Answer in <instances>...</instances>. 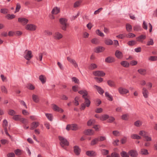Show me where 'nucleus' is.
<instances>
[{
    "mask_svg": "<svg viewBox=\"0 0 157 157\" xmlns=\"http://www.w3.org/2000/svg\"><path fill=\"white\" fill-rule=\"evenodd\" d=\"M6 155L7 157H14L15 154L13 152H10L8 153Z\"/></svg>",
    "mask_w": 157,
    "mask_h": 157,
    "instance_id": "obj_64",
    "label": "nucleus"
},
{
    "mask_svg": "<svg viewBox=\"0 0 157 157\" xmlns=\"http://www.w3.org/2000/svg\"><path fill=\"white\" fill-rule=\"evenodd\" d=\"M15 154L17 156L21 155V150L19 149H17L14 150Z\"/></svg>",
    "mask_w": 157,
    "mask_h": 157,
    "instance_id": "obj_57",
    "label": "nucleus"
},
{
    "mask_svg": "<svg viewBox=\"0 0 157 157\" xmlns=\"http://www.w3.org/2000/svg\"><path fill=\"white\" fill-rule=\"evenodd\" d=\"M6 17L8 19H12L15 17V15L14 14H8Z\"/></svg>",
    "mask_w": 157,
    "mask_h": 157,
    "instance_id": "obj_52",
    "label": "nucleus"
},
{
    "mask_svg": "<svg viewBox=\"0 0 157 157\" xmlns=\"http://www.w3.org/2000/svg\"><path fill=\"white\" fill-rule=\"evenodd\" d=\"M1 91L2 92L6 94H7V90L5 86H1Z\"/></svg>",
    "mask_w": 157,
    "mask_h": 157,
    "instance_id": "obj_54",
    "label": "nucleus"
},
{
    "mask_svg": "<svg viewBox=\"0 0 157 157\" xmlns=\"http://www.w3.org/2000/svg\"><path fill=\"white\" fill-rule=\"evenodd\" d=\"M105 96L107 98L108 100L109 101H112L113 100V98L112 96L110 95L108 92H105Z\"/></svg>",
    "mask_w": 157,
    "mask_h": 157,
    "instance_id": "obj_27",
    "label": "nucleus"
},
{
    "mask_svg": "<svg viewBox=\"0 0 157 157\" xmlns=\"http://www.w3.org/2000/svg\"><path fill=\"white\" fill-rule=\"evenodd\" d=\"M120 154L122 157H129L128 153H127L125 151H122Z\"/></svg>",
    "mask_w": 157,
    "mask_h": 157,
    "instance_id": "obj_43",
    "label": "nucleus"
},
{
    "mask_svg": "<svg viewBox=\"0 0 157 157\" xmlns=\"http://www.w3.org/2000/svg\"><path fill=\"white\" fill-rule=\"evenodd\" d=\"M106 157H120L119 154L116 152L112 153L111 155H107Z\"/></svg>",
    "mask_w": 157,
    "mask_h": 157,
    "instance_id": "obj_28",
    "label": "nucleus"
},
{
    "mask_svg": "<svg viewBox=\"0 0 157 157\" xmlns=\"http://www.w3.org/2000/svg\"><path fill=\"white\" fill-rule=\"evenodd\" d=\"M21 6L20 3H17L16 4V10L14 12L15 13L18 12L19 11L20 9H21Z\"/></svg>",
    "mask_w": 157,
    "mask_h": 157,
    "instance_id": "obj_46",
    "label": "nucleus"
},
{
    "mask_svg": "<svg viewBox=\"0 0 157 157\" xmlns=\"http://www.w3.org/2000/svg\"><path fill=\"white\" fill-rule=\"evenodd\" d=\"M138 72L141 75H144L146 74V70L145 69H140L138 70Z\"/></svg>",
    "mask_w": 157,
    "mask_h": 157,
    "instance_id": "obj_30",
    "label": "nucleus"
},
{
    "mask_svg": "<svg viewBox=\"0 0 157 157\" xmlns=\"http://www.w3.org/2000/svg\"><path fill=\"white\" fill-rule=\"evenodd\" d=\"M19 121L24 124H27L28 123V121L26 119L23 118H21Z\"/></svg>",
    "mask_w": 157,
    "mask_h": 157,
    "instance_id": "obj_50",
    "label": "nucleus"
},
{
    "mask_svg": "<svg viewBox=\"0 0 157 157\" xmlns=\"http://www.w3.org/2000/svg\"><path fill=\"white\" fill-rule=\"evenodd\" d=\"M59 22L61 25L67 24V20L65 18H61L59 19Z\"/></svg>",
    "mask_w": 157,
    "mask_h": 157,
    "instance_id": "obj_35",
    "label": "nucleus"
},
{
    "mask_svg": "<svg viewBox=\"0 0 157 157\" xmlns=\"http://www.w3.org/2000/svg\"><path fill=\"white\" fill-rule=\"evenodd\" d=\"M141 124V122L139 120L136 121L134 123V125L136 127H140Z\"/></svg>",
    "mask_w": 157,
    "mask_h": 157,
    "instance_id": "obj_49",
    "label": "nucleus"
},
{
    "mask_svg": "<svg viewBox=\"0 0 157 157\" xmlns=\"http://www.w3.org/2000/svg\"><path fill=\"white\" fill-rule=\"evenodd\" d=\"M67 24H63L61 25V29L64 30L66 31L67 29Z\"/></svg>",
    "mask_w": 157,
    "mask_h": 157,
    "instance_id": "obj_55",
    "label": "nucleus"
},
{
    "mask_svg": "<svg viewBox=\"0 0 157 157\" xmlns=\"http://www.w3.org/2000/svg\"><path fill=\"white\" fill-rule=\"evenodd\" d=\"M70 63H72L75 68H77L78 67L77 63L74 59H73Z\"/></svg>",
    "mask_w": 157,
    "mask_h": 157,
    "instance_id": "obj_61",
    "label": "nucleus"
},
{
    "mask_svg": "<svg viewBox=\"0 0 157 157\" xmlns=\"http://www.w3.org/2000/svg\"><path fill=\"white\" fill-rule=\"evenodd\" d=\"M105 49V48L103 47H97L95 49L94 52L96 53L101 52H103Z\"/></svg>",
    "mask_w": 157,
    "mask_h": 157,
    "instance_id": "obj_20",
    "label": "nucleus"
},
{
    "mask_svg": "<svg viewBox=\"0 0 157 157\" xmlns=\"http://www.w3.org/2000/svg\"><path fill=\"white\" fill-rule=\"evenodd\" d=\"M126 28L127 31L128 32H131L132 28L131 25L129 24H126Z\"/></svg>",
    "mask_w": 157,
    "mask_h": 157,
    "instance_id": "obj_29",
    "label": "nucleus"
},
{
    "mask_svg": "<svg viewBox=\"0 0 157 157\" xmlns=\"http://www.w3.org/2000/svg\"><path fill=\"white\" fill-rule=\"evenodd\" d=\"M18 21L23 25L26 24L29 22L28 19L26 18L20 17L18 18Z\"/></svg>",
    "mask_w": 157,
    "mask_h": 157,
    "instance_id": "obj_6",
    "label": "nucleus"
},
{
    "mask_svg": "<svg viewBox=\"0 0 157 157\" xmlns=\"http://www.w3.org/2000/svg\"><path fill=\"white\" fill-rule=\"evenodd\" d=\"M58 138L60 141V145L63 147H64V146L69 145V143L66 139L61 136H59Z\"/></svg>",
    "mask_w": 157,
    "mask_h": 157,
    "instance_id": "obj_1",
    "label": "nucleus"
},
{
    "mask_svg": "<svg viewBox=\"0 0 157 157\" xmlns=\"http://www.w3.org/2000/svg\"><path fill=\"white\" fill-rule=\"evenodd\" d=\"M20 118V116L18 115H14L13 117V119L16 121H19Z\"/></svg>",
    "mask_w": 157,
    "mask_h": 157,
    "instance_id": "obj_51",
    "label": "nucleus"
},
{
    "mask_svg": "<svg viewBox=\"0 0 157 157\" xmlns=\"http://www.w3.org/2000/svg\"><path fill=\"white\" fill-rule=\"evenodd\" d=\"M72 82H74L75 83L79 84V80L75 77H73L72 78Z\"/></svg>",
    "mask_w": 157,
    "mask_h": 157,
    "instance_id": "obj_63",
    "label": "nucleus"
},
{
    "mask_svg": "<svg viewBox=\"0 0 157 157\" xmlns=\"http://www.w3.org/2000/svg\"><path fill=\"white\" fill-rule=\"evenodd\" d=\"M86 155L89 156L94 157L96 155V153L94 151H87L86 152Z\"/></svg>",
    "mask_w": 157,
    "mask_h": 157,
    "instance_id": "obj_18",
    "label": "nucleus"
},
{
    "mask_svg": "<svg viewBox=\"0 0 157 157\" xmlns=\"http://www.w3.org/2000/svg\"><path fill=\"white\" fill-rule=\"evenodd\" d=\"M39 123L38 122H33L32 123L30 129L33 130L36 128L39 125Z\"/></svg>",
    "mask_w": 157,
    "mask_h": 157,
    "instance_id": "obj_16",
    "label": "nucleus"
},
{
    "mask_svg": "<svg viewBox=\"0 0 157 157\" xmlns=\"http://www.w3.org/2000/svg\"><path fill=\"white\" fill-rule=\"evenodd\" d=\"M105 44L108 45H111L113 44V41L110 39H107L105 41Z\"/></svg>",
    "mask_w": 157,
    "mask_h": 157,
    "instance_id": "obj_45",
    "label": "nucleus"
},
{
    "mask_svg": "<svg viewBox=\"0 0 157 157\" xmlns=\"http://www.w3.org/2000/svg\"><path fill=\"white\" fill-rule=\"evenodd\" d=\"M101 152L102 154L104 155H106L109 153V151L105 149H101Z\"/></svg>",
    "mask_w": 157,
    "mask_h": 157,
    "instance_id": "obj_39",
    "label": "nucleus"
},
{
    "mask_svg": "<svg viewBox=\"0 0 157 157\" xmlns=\"http://www.w3.org/2000/svg\"><path fill=\"white\" fill-rule=\"evenodd\" d=\"M154 44L153 40L152 39H150L149 41L147 42V45L150 46Z\"/></svg>",
    "mask_w": 157,
    "mask_h": 157,
    "instance_id": "obj_48",
    "label": "nucleus"
},
{
    "mask_svg": "<svg viewBox=\"0 0 157 157\" xmlns=\"http://www.w3.org/2000/svg\"><path fill=\"white\" fill-rule=\"evenodd\" d=\"M141 29L140 26L139 25H136L133 27V29L134 30L136 31H139Z\"/></svg>",
    "mask_w": 157,
    "mask_h": 157,
    "instance_id": "obj_60",
    "label": "nucleus"
},
{
    "mask_svg": "<svg viewBox=\"0 0 157 157\" xmlns=\"http://www.w3.org/2000/svg\"><path fill=\"white\" fill-rule=\"evenodd\" d=\"M32 98L34 102L38 103L39 101V98L38 96L35 94H33L32 95Z\"/></svg>",
    "mask_w": 157,
    "mask_h": 157,
    "instance_id": "obj_25",
    "label": "nucleus"
},
{
    "mask_svg": "<svg viewBox=\"0 0 157 157\" xmlns=\"http://www.w3.org/2000/svg\"><path fill=\"white\" fill-rule=\"evenodd\" d=\"M33 57L32 52L31 51H28L27 54L24 56V58L27 60H30Z\"/></svg>",
    "mask_w": 157,
    "mask_h": 157,
    "instance_id": "obj_11",
    "label": "nucleus"
},
{
    "mask_svg": "<svg viewBox=\"0 0 157 157\" xmlns=\"http://www.w3.org/2000/svg\"><path fill=\"white\" fill-rule=\"evenodd\" d=\"M131 137L133 139H136L137 140H139L141 139V137L140 136L136 134H134L132 135Z\"/></svg>",
    "mask_w": 157,
    "mask_h": 157,
    "instance_id": "obj_42",
    "label": "nucleus"
},
{
    "mask_svg": "<svg viewBox=\"0 0 157 157\" xmlns=\"http://www.w3.org/2000/svg\"><path fill=\"white\" fill-rule=\"evenodd\" d=\"M63 36V35L61 33L58 32L55 33L53 35V37L55 40H59L62 38Z\"/></svg>",
    "mask_w": 157,
    "mask_h": 157,
    "instance_id": "obj_8",
    "label": "nucleus"
},
{
    "mask_svg": "<svg viewBox=\"0 0 157 157\" xmlns=\"http://www.w3.org/2000/svg\"><path fill=\"white\" fill-rule=\"evenodd\" d=\"M94 87L96 88L98 92L100 94H102L104 92V90L100 86L96 85H94Z\"/></svg>",
    "mask_w": 157,
    "mask_h": 157,
    "instance_id": "obj_10",
    "label": "nucleus"
},
{
    "mask_svg": "<svg viewBox=\"0 0 157 157\" xmlns=\"http://www.w3.org/2000/svg\"><path fill=\"white\" fill-rule=\"evenodd\" d=\"M99 141H102L106 140L105 136H101L97 138Z\"/></svg>",
    "mask_w": 157,
    "mask_h": 157,
    "instance_id": "obj_62",
    "label": "nucleus"
},
{
    "mask_svg": "<svg viewBox=\"0 0 157 157\" xmlns=\"http://www.w3.org/2000/svg\"><path fill=\"white\" fill-rule=\"evenodd\" d=\"M115 55V56L119 59H121L123 57L122 52L119 50L116 51Z\"/></svg>",
    "mask_w": 157,
    "mask_h": 157,
    "instance_id": "obj_13",
    "label": "nucleus"
},
{
    "mask_svg": "<svg viewBox=\"0 0 157 157\" xmlns=\"http://www.w3.org/2000/svg\"><path fill=\"white\" fill-rule=\"evenodd\" d=\"M46 116L48 119L50 121L52 120V114L49 113H46Z\"/></svg>",
    "mask_w": 157,
    "mask_h": 157,
    "instance_id": "obj_47",
    "label": "nucleus"
},
{
    "mask_svg": "<svg viewBox=\"0 0 157 157\" xmlns=\"http://www.w3.org/2000/svg\"><path fill=\"white\" fill-rule=\"evenodd\" d=\"M98 138H95L92 140L90 143L91 145H94L98 143Z\"/></svg>",
    "mask_w": 157,
    "mask_h": 157,
    "instance_id": "obj_40",
    "label": "nucleus"
},
{
    "mask_svg": "<svg viewBox=\"0 0 157 157\" xmlns=\"http://www.w3.org/2000/svg\"><path fill=\"white\" fill-rule=\"evenodd\" d=\"M39 79L42 84L45 83L46 82V78L44 75H40L39 76Z\"/></svg>",
    "mask_w": 157,
    "mask_h": 157,
    "instance_id": "obj_21",
    "label": "nucleus"
},
{
    "mask_svg": "<svg viewBox=\"0 0 157 157\" xmlns=\"http://www.w3.org/2000/svg\"><path fill=\"white\" fill-rule=\"evenodd\" d=\"M107 83L111 87H115L116 86L115 82L112 80H109L107 81Z\"/></svg>",
    "mask_w": 157,
    "mask_h": 157,
    "instance_id": "obj_26",
    "label": "nucleus"
},
{
    "mask_svg": "<svg viewBox=\"0 0 157 157\" xmlns=\"http://www.w3.org/2000/svg\"><path fill=\"white\" fill-rule=\"evenodd\" d=\"M53 109L55 111L59 112L61 113H63V110L61 108L59 107L56 105L53 104Z\"/></svg>",
    "mask_w": 157,
    "mask_h": 157,
    "instance_id": "obj_12",
    "label": "nucleus"
},
{
    "mask_svg": "<svg viewBox=\"0 0 157 157\" xmlns=\"http://www.w3.org/2000/svg\"><path fill=\"white\" fill-rule=\"evenodd\" d=\"M0 12L4 14H6L8 13V10L7 9H1Z\"/></svg>",
    "mask_w": 157,
    "mask_h": 157,
    "instance_id": "obj_53",
    "label": "nucleus"
},
{
    "mask_svg": "<svg viewBox=\"0 0 157 157\" xmlns=\"http://www.w3.org/2000/svg\"><path fill=\"white\" fill-rule=\"evenodd\" d=\"M128 155L132 157H137L138 155L137 151L135 150H131L128 152Z\"/></svg>",
    "mask_w": 157,
    "mask_h": 157,
    "instance_id": "obj_4",
    "label": "nucleus"
},
{
    "mask_svg": "<svg viewBox=\"0 0 157 157\" xmlns=\"http://www.w3.org/2000/svg\"><path fill=\"white\" fill-rule=\"evenodd\" d=\"M146 38V36L144 35H141L138 37H136L137 40L138 41H142L143 40L145 39Z\"/></svg>",
    "mask_w": 157,
    "mask_h": 157,
    "instance_id": "obj_24",
    "label": "nucleus"
},
{
    "mask_svg": "<svg viewBox=\"0 0 157 157\" xmlns=\"http://www.w3.org/2000/svg\"><path fill=\"white\" fill-rule=\"evenodd\" d=\"M25 28L29 31H34L36 30V26L33 24H28L26 26Z\"/></svg>",
    "mask_w": 157,
    "mask_h": 157,
    "instance_id": "obj_3",
    "label": "nucleus"
},
{
    "mask_svg": "<svg viewBox=\"0 0 157 157\" xmlns=\"http://www.w3.org/2000/svg\"><path fill=\"white\" fill-rule=\"evenodd\" d=\"M139 134L144 138L147 135H148V133L145 131L142 130L140 131Z\"/></svg>",
    "mask_w": 157,
    "mask_h": 157,
    "instance_id": "obj_32",
    "label": "nucleus"
},
{
    "mask_svg": "<svg viewBox=\"0 0 157 157\" xmlns=\"http://www.w3.org/2000/svg\"><path fill=\"white\" fill-rule=\"evenodd\" d=\"M82 98L85 100V104L87 107H89L90 104V100L88 98L87 96L85 97L84 95L82 96Z\"/></svg>",
    "mask_w": 157,
    "mask_h": 157,
    "instance_id": "obj_9",
    "label": "nucleus"
},
{
    "mask_svg": "<svg viewBox=\"0 0 157 157\" xmlns=\"http://www.w3.org/2000/svg\"><path fill=\"white\" fill-rule=\"evenodd\" d=\"M96 32L97 34L99 36L102 37L104 36V34L101 32V31L99 29L97 30L96 31Z\"/></svg>",
    "mask_w": 157,
    "mask_h": 157,
    "instance_id": "obj_56",
    "label": "nucleus"
},
{
    "mask_svg": "<svg viewBox=\"0 0 157 157\" xmlns=\"http://www.w3.org/2000/svg\"><path fill=\"white\" fill-rule=\"evenodd\" d=\"M79 129L77 124H67L66 127V129L67 131L71 130L73 131H76Z\"/></svg>",
    "mask_w": 157,
    "mask_h": 157,
    "instance_id": "obj_2",
    "label": "nucleus"
},
{
    "mask_svg": "<svg viewBox=\"0 0 157 157\" xmlns=\"http://www.w3.org/2000/svg\"><path fill=\"white\" fill-rule=\"evenodd\" d=\"M140 153L141 154L145 155L149 154L147 150L145 149H141L140 151Z\"/></svg>",
    "mask_w": 157,
    "mask_h": 157,
    "instance_id": "obj_38",
    "label": "nucleus"
},
{
    "mask_svg": "<svg viewBox=\"0 0 157 157\" xmlns=\"http://www.w3.org/2000/svg\"><path fill=\"white\" fill-rule=\"evenodd\" d=\"M136 44V42L135 40H130L128 41L127 43L130 46H133Z\"/></svg>",
    "mask_w": 157,
    "mask_h": 157,
    "instance_id": "obj_44",
    "label": "nucleus"
},
{
    "mask_svg": "<svg viewBox=\"0 0 157 157\" xmlns=\"http://www.w3.org/2000/svg\"><path fill=\"white\" fill-rule=\"evenodd\" d=\"M109 118V116L107 114H104L100 117L99 119L102 121L106 120Z\"/></svg>",
    "mask_w": 157,
    "mask_h": 157,
    "instance_id": "obj_23",
    "label": "nucleus"
},
{
    "mask_svg": "<svg viewBox=\"0 0 157 157\" xmlns=\"http://www.w3.org/2000/svg\"><path fill=\"white\" fill-rule=\"evenodd\" d=\"M95 121L94 119H91L88 121L87 123L88 126H90L95 123Z\"/></svg>",
    "mask_w": 157,
    "mask_h": 157,
    "instance_id": "obj_37",
    "label": "nucleus"
},
{
    "mask_svg": "<svg viewBox=\"0 0 157 157\" xmlns=\"http://www.w3.org/2000/svg\"><path fill=\"white\" fill-rule=\"evenodd\" d=\"M8 125V122L6 120L4 119L3 122V124H2V126L4 128H7V126Z\"/></svg>",
    "mask_w": 157,
    "mask_h": 157,
    "instance_id": "obj_58",
    "label": "nucleus"
},
{
    "mask_svg": "<svg viewBox=\"0 0 157 157\" xmlns=\"http://www.w3.org/2000/svg\"><path fill=\"white\" fill-rule=\"evenodd\" d=\"M93 74L95 76L103 77L105 75V73L102 71H94Z\"/></svg>",
    "mask_w": 157,
    "mask_h": 157,
    "instance_id": "obj_7",
    "label": "nucleus"
},
{
    "mask_svg": "<svg viewBox=\"0 0 157 157\" xmlns=\"http://www.w3.org/2000/svg\"><path fill=\"white\" fill-rule=\"evenodd\" d=\"M60 12V9L57 7H54L52 11V14H57Z\"/></svg>",
    "mask_w": 157,
    "mask_h": 157,
    "instance_id": "obj_15",
    "label": "nucleus"
},
{
    "mask_svg": "<svg viewBox=\"0 0 157 157\" xmlns=\"http://www.w3.org/2000/svg\"><path fill=\"white\" fill-rule=\"evenodd\" d=\"M142 94L145 98H147L148 97V92L146 88H144L143 89Z\"/></svg>",
    "mask_w": 157,
    "mask_h": 157,
    "instance_id": "obj_22",
    "label": "nucleus"
},
{
    "mask_svg": "<svg viewBox=\"0 0 157 157\" xmlns=\"http://www.w3.org/2000/svg\"><path fill=\"white\" fill-rule=\"evenodd\" d=\"M78 93L81 94H83L82 95H84L85 97L87 96L88 94L87 91L85 90H79Z\"/></svg>",
    "mask_w": 157,
    "mask_h": 157,
    "instance_id": "obj_33",
    "label": "nucleus"
},
{
    "mask_svg": "<svg viewBox=\"0 0 157 157\" xmlns=\"http://www.w3.org/2000/svg\"><path fill=\"white\" fill-rule=\"evenodd\" d=\"M74 148L75 154L77 155H79L80 151V149L79 147L77 146H75L74 147Z\"/></svg>",
    "mask_w": 157,
    "mask_h": 157,
    "instance_id": "obj_19",
    "label": "nucleus"
},
{
    "mask_svg": "<svg viewBox=\"0 0 157 157\" xmlns=\"http://www.w3.org/2000/svg\"><path fill=\"white\" fill-rule=\"evenodd\" d=\"M91 42L94 44H98L99 43V40L96 38H94L91 40Z\"/></svg>",
    "mask_w": 157,
    "mask_h": 157,
    "instance_id": "obj_36",
    "label": "nucleus"
},
{
    "mask_svg": "<svg viewBox=\"0 0 157 157\" xmlns=\"http://www.w3.org/2000/svg\"><path fill=\"white\" fill-rule=\"evenodd\" d=\"M8 113L10 115L13 116L16 113L13 110L10 109L9 110Z\"/></svg>",
    "mask_w": 157,
    "mask_h": 157,
    "instance_id": "obj_41",
    "label": "nucleus"
},
{
    "mask_svg": "<svg viewBox=\"0 0 157 157\" xmlns=\"http://www.w3.org/2000/svg\"><path fill=\"white\" fill-rule=\"evenodd\" d=\"M97 67V65L95 63H91L89 66V69L90 70H94Z\"/></svg>",
    "mask_w": 157,
    "mask_h": 157,
    "instance_id": "obj_34",
    "label": "nucleus"
},
{
    "mask_svg": "<svg viewBox=\"0 0 157 157\" xmlns=\"http://www.w3.org/2000/svg\"><path fill=\"white\" fill-rule=\"evenodd\" d=\"M121 65L124 67H128L129 66V63L126 61H122L121 62Z\"/></svg>",
    "mask_w": 157,
    "mask_h": 157,
    "instance_id": "obj_31",
    "label": "nucleus"
},
{
    "mask_svg": "<svg viewBox=\"0 0 157 157\" xmlns=\"http://www.w3.org/2000/svg\"><path fill=\"white\" fill-rule=\"evenodd\" d=\"M115 61V59L112 57L109 56L105 58V62L108 63H112L114 62Z\"/></svg>",
    "mask_w": 157,
    "mask_h": 157,
    "instance_id": "obj_14",
    "label": "nucleus"
},
{
    "mask_svg": "<svg viewBox=\"0 0 157 157\" xmlns=\"http://www.w3.org/2000/svg\"><path fill=\"white\" fill-rule=\"evenodd\" d=\"M118 91L119 93L121 95L126 94L129 92L128 90L122 87H119Z\"/></svg>",
    "mask_w": 157,
    "mask_h": 157,
    "instance_id": "obj_5",
    "label": "nucleus"
},
{
    "mask_svg": "<svg viewBox=\"0 0 157 157\" xmlns=\"http://www.w3.org/2000/svg\"><path fill=\"white\" fill-rule=\"evenodd\" d=\"M115 120V118L113 117H109V118H108L107 120V122L108 123H112Z\"/></svg>",
    "mask_w": 157,
    "mask_h": 157,
    "instance_id": "obj_59",
    "label": "nucleus"
},
{
    "mask_svg": "<svg viewBox=\"0 0 157 157\" xmlns=\"http://www.w3.org/2000/svg\"><path fill=\"white\" fill-rule=\"evenodd\" d=\"M84 133L86 135L91 136L94 134V131L92 129H88L84 131Z\"/></svg>",
    "mask_w": 157,
    "mask_h": 157,
    "instance_id": "obj_17",
    "label": "nucleus"
}]
</instances>
